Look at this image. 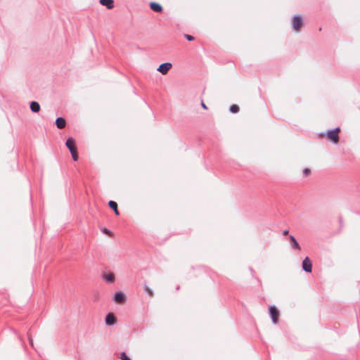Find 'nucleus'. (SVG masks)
I'll return each instance as SVG.
<instances>
[{"mask_svg":"<svg viewBox=\"0 0 360 360\" xmlns=\"http://www.w3.org/2000/svg\"><path fill=\"white\" fill-rule=\"evenodd\" d=\"M310 169H308V168H305L304 170H303V174L304 176H307L310 174Z\"/></svg>","mask_w":360,"mask_h":360,"instance_id":"nucleus-20","label":"nucleus"},{"mask_svg":"<svg viewBox=\"0 0 360 360\" xmlns=\"http://www.w3.org/2000/svg\"><path fill=\"white\" fill-rule=\"evenodd\" d=\"M117 319L112 313H108L105 319V324L108 326H113L115 324Z\"/></svg>","mask_w":360,"mask_h":360,"instance_id":"nucleus-7","label":"nucleus"},{"mask_svg":"<svg viewBox=\"0 0 360 360\" xmlns=\"http://www.w3.org/2000/svg\"><path fill=\"white\" fill-rule=\"evenodd\" d=\"M340 131V128L337 127L335 129L330 130L328 131L327 136L328 138L334 143H337L339 140L338 132Z\"/></svg>","mask_w":360,"mask_h":360,"instance_id":"nucleus-2","label":"nucleus"},{"mask_svg":"<svg viewBox=\"0 0 360 360\" xmlns=\"http://www.w3.org/2000/svg\"><path fill=\"white\" fill-rule=\"evenodd\" d=\"M67 148L70 150V152L77 150L75 148V141L72 138H69L65 143Z\"/></svg>","mask_w":360,"mask_h":360,"instance_id":"nucleus-8","label":"nucleus"},{"mask_svg":"<svg viewBox=\"0 0 360 360\" xmlns=\"http://www.w3.org/2000/svg\"><path fill=\"white\" fill-rule=\"evenodd\" d=\"M144 291L146 293L149 295L150 296L153 295V291L151 288H150L148 285H144Z\"/></svg>","mask_w":360,"mask_h":360,"instance_id":"nucleus-16","label":"nucleus"},{"mask_svg":"<svg viewBox=\"0 0 360 360\" xmlns=\"http://www.w3.org/2000/svg\"><path fill=\"white\" fill-rule=\"evenodd\" d=\"M185 37L188 40V41H192L194 39V37L191 35H189V34H185Z\"/></svg>","mask_w":360,"mask_h":360,"instance_id":"nucleus-21","label":"nucleus"},{"mask_svg":"<svg viewBox=\"0 0 360 360\" xmlns=\"http://www.w3.org/2000/svg\"><path fill=\"white\" fill-rule=\"evenodd\" d=\"M70 153L72 155V159L75 161H77L78 160V155H77V150L72 151Z\"/></svg>","mask_w":360,"mask_h":360,"instance_id":"nucleus-19","label":"nucleus"},{"mask_svg":"<svg viewBox=\"0 0 360 360\" xmlns=\"http://www.w3.org/2000/svg\"><path fill=\"white\" fill-rule=\"evenodd\" d=\"M120 359L121 360H131L124 352L120 354Z\"/></svg>","mask_w":360,"mask_h":360,"instance_id":"nucleus-18","label":"nucleus"},{"mask_svg":"<svg viewBox=\"0 0 360 360\" xmlns=\"http://www.w3.org/2000/svg\"><path fill=\"white\" fill-rule=\"evenodd\" d=\"M113 300L115 302H116L117 304L124 303L126 300L125 294L122 291L115 292L114 297H113Z\"/></svg>","mask_w":360,"mask_h":360,"instance_id":"nucleus-3","label":"nucleus"},{"mask_svg":"<svg viewBox=\"0 0 360 360\" xmlns=\"http://www.w3.org/2000/svg\"><path fill=\"white\" fill-rule=\"evenodd\" d=\"M100 4L105 6L108 9H112L114 7L113 0H100Z\"/></svg>","mask_w":360,"mask_h":360,"instance_id":"nucleus-9","label":"nucleus"},{"mask_svg":"<svg viewBox=\"0 0 360 360\" xmlns=\"http://www.w3.org/2000/svg\"><path fill=\"white\" fill-rule=\"evenodd\" d=\"M289 238L291 241L292 247L295 249L300 250L301 249V248H300V245H299V243H297V241L296 240L295 238L293 236H290Z\"/></svg>","mask_w":360,"mask_h":360,"instance_id":"nucleus-15","label":"nucleus"},{"mask_svg":"<svg viewBox=\"0 0 360 360\" xmlns=\"http://www.w3.org/2000/svg\"><path fill=\"white\" fill-rule=\"evenodd\" d=\"M103 279L108 283H112L115 281V275L112 273L106 274L103 276Z\"/></svg>","mask_w":360,"mask_h":360,"instance_id":"nucleus-10","label":"nucleus"},{"mask_svg":"<svg viewBox=\"0 0 360 360\" xmlns=\"http://www.w3.org/2000/svg\"><path fill=\"white\" fill-rule=\"evenodd\" d=\"M303 20L300 15H295L292 19V25L294 30L298 32L302 26Z\"/></svg>","mask_w":360,"mask_h":360,"instance_id":"nucleus-1","label":"nucleus"},{"mask_svg":"<svg viewBox=\"0 0 360 360\" xmlns=\"http://www.w3.org/2000/svg\"><path fill=\"white\" fill-rule=\"evenodd\" d=\"M150 8L155 12L160 13L162 11V7L160 4L155 3V2H151L150 4Z\"/></svg>","mask_w":360,"mask_h":360,"instance_id":"nucleus-11","label":"nucleus"},{"mask_svg":"<svg viewBox=\"0 0 360 360\" xmlns=\"http://www.w3.org/2000/svg\"><path fill=\"white\" fill-rule=\"evenodd\" d=\"M65 120L63 117H58L56 120V124L58 129H63L65 127Z\"/></svg>","mask_w":360,"mask_h":360,"instance_id":"nucleus-13","label":"nucleus"},{"mask_svg":"<svg viewBox=\"0 0 360 360\" xmlns=\"http://www.w3.org/2000/svg\"><path fill=\"white\" fill-rule=\"evenodd\" d=\"M30 107L33 112H38L40 110V105L37 101H32Z\"/></svg>","mask_w":360,"mask_h":360,"instance_id":"nucleus-12","label":"nucleus"},{"mask_svg":"<svg viewBox=\"0 0 360 360\" xmlns=\"http://www.w3.org/2000/svg\"><path fill=\"white\" fill-rule=\"evenodd\" d=\"M288 233V230H284V231H283V234L284 236L287 235Z\"/></svg>","mask_w":360,"mask_h":360,"instance_id":"nucleus-24","label":"nucleus"},{"mask_svg":"<svg viewBox=\"0 0 360 360\" xmlns=\"http://www.w3.org/2000/svg\"><path fill=\"white\" fill-rule=\"evenodd\" d=\"M108 205H109V207L110 208H112L114 210V212H115L116 215H119L120 214V212H119L118 209H117V204L116 202H115L113 200H110L108 202Z\"/></svg>","mask_w":360,"mask_h":360,"instance_id":"nucleus-14","label":"nucleus"},{"mask_svg":"<svg viewBox=\"0 0 360 360\" xmlns=\"http://www.w3.org/2000/svg\"><path fill=\"white\" fill-rule=\"evenodd\" d=\"M201 106H202L204 109H207V105L204 103V102H203V101H202V103H201Z\"/></svg>","mask_w":360,"mask_h":360,"instance_id":"nucleus-22","label":"nucleus"},{"mask_svg":"<svg viewBox=\"0 0 360 360\" xmlns=\"http://www.w3.org/2000/svg\"><path fill=\"white\" fill-rule=\"evenodd\" d=\"M30 344L32 345V340H30Z\"/></svg>","mask_w":360,"mask_h":360,"instance_id":"nucleus-25","label":"nucleus"},{"mask_svg":"<svg viewBox=\"0 0 360 360\" xmlns=\"http://www.w3.org/2000/svg\"><path fill=\"white\" fill-rule=\"evenodd\" d=\"M269 314L273 323L276 324L278 322V311L274 306L269 307Z\"/></svg>","mask_w":360,"mask_h":360,"instance_id":"nucleus-4","label":"nucleus"},{"mask_svg":"<svg viewBox=\"0 0 360 360\" xmlns=\"http://www.w3.org/2000/svg\"><path fill=\"white\" fill-rule=\"evenodd\" d=\"M302 269L307 273H311L312 271V264L308 257H305L302 261Z\"/></svg>","mask_w":360,"mask_h":360,"instance_id":"nucleus-5","label":"nucleus"},{"mask_svg":"<svg viewBox=\"0 0 360 360\" xmlns=\"http://www.w3.org/2000/svg\"><path fill=\"white\" fill-rule=\"evenodd\" d=\"M172 65L171 63H165L161 64L158 68V71L161 72L162 75H166L168 71L172 68Z\"/></svg>","mask_w":360,"mask_h":360,"instance_id":"nucleus-6","label":"nucleus"},{"mask_svg":"<svg viewBox=\"0 0 360 360\" xmlns=\"http://www.w3.org/2000/svg\"><path fill=\"white\" fill-rule=\"evenodd\" d=\"M103 232H104V233H108V234H110V231L108 229H105L103 230Z\"/></svg>","mask_w":360,"mask_h":360,"instance_id":"nucleus-23","label":"nucleus"},{"mask_svg":"<svg viewBox=\"0 0 360 360\" xmlns=\"http://www.w3.org/2000/svg\"><path fill=\"white\" fill-rule=\"evenodd\" d=\"M230 111L232 113H236V112H238L239 111V107L237 105H232L230 107Z\"/></svg>","mask_w":360,"mask_h":360,"instance_id":"nucleus-17","label":"nucleus"}]
</instances>
